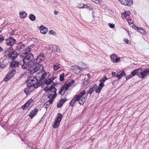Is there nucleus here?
I'll return each instance as SVG.
<instances>
[{"label":"nucleus","mask_w":149,"mask_h":149,"mask_svg":"<svg viewBox=\"0 0 149 149\" xmlns=\"http://www.w3.org/2000/svg\"><path fill=\"white\" fill-rule=\"evenodd\" d=\"M45 58V54H39L34 61L33 64L29 69L28 71L31 74H33L38 71L42 67V68L44 69L43 66L41 63H40Z\"/></svg>","instance_id":"f257e3e1"},{"label":"nucleus","mask_w":149,"mask_h":149,"mask_svg":"<svg viewBox=\"0 0 149 149\" xmlns=\"http://www.w3.org/2000/svg\"><path fill=\"white\" fill-rule=\"evenodd\" d=\"M149 74V69L146 68L145 70H143L141 68H139L133 70L131 72V74L125 76L126 80L132 78L136 75L138 77L144 79L146 78L147 76Z\"/></svg>","instance_id":"f03ea898"},{"label":"nucleus","mask_w":149,"mask_h":149,"mask_svg":"<svg viewBox=\"0 0 149 149\" xmlns=\"http://www.w3.org/2000/svg\"><path fill=\"white\" fill-rule=\"evenodd\" d=\"M88 94L86 93L84 90L82 91L78 95H76L71 100L69 103V106L73 107L75 102L77 101H79V104L83 105L85 102Z\"/></svg>","instance_id":"7ed1b4c3"},{"label":"nucleus","mask_w":149,"mask_h":149,"mask_svg":"<svg viewBox=\"0 0 149 149\" xmlns=\"http://www.w3.org/2000/svg\"><path fill=\"white\" fill-rule=\"evenodd\" d=\"M34 56L31 53L24 52V57L20 63L22 68L23 69H26L27 67L34 63Z\"/></svg>","instance_id":"20e7f679"},{"label":"nucleus","mask_w":149,"mask_h":149,"mask_svg":"<svg viewBox=\"0 0 149 149\" xmlns=\"http://www.w3.org/2000/svg\"><path fill=\"white\" fill-rule=\"evenodd\" d=\"M16 73L15 70L13 69L10 72H9L7 74L3 79L4 81H7L11 78H12L13 75Z\"/></svg>","instance_id":"39448f33"},{"label":"nucleus","mask_w":149,"mask_h":149,"mask_svg":"<svg viewBox=\"0 0 149 149\" xmlns=\"http://www.w3.org/2000/svg\"><path fill=\"white\" fill-rule=\"evenodd\" d=\"M16 41V40L12 37L6 39V44L9 46H13Z\"/></svg>","instance_id":"423d86ee"},{"label":"nucleus","mask_w":149,"mask_h":149,"mask_svg":"<svg viewBox=\"0 0 149 149\" xmlns=\"http://www.w3.org/2000/svg\"><path fill=\"white\" fill-rule=\"evenodd\" d=\"M119 1L121 4L129 6H131L133 3L132 0H119Z\"/></svg>","instance_id":"0eeeda50"},{"label":"nucleus","mask_w":149,"mask_h":149,"mask_svg":"<svg viewBox=\"0 0 149 149\" xmlns=\"http://www.w3.org/2000/svg\"><path fill=\"white\" fill-rule=\"evenodd\" d=\"M20 65L19 62L16 61H13L10 63V67L15 69H17Z\"/></svg>","instance_id":"6e6552de"},{"label":"nucleus","mask_w":149,"mask_h":149,"mask_svg":"<svg viewBox=\"0 0 149 149\" xmlns=\"http://www.w3.org/2000/svg\"><path fill=\"white\" fill-rule=\"evenodd\" d=\"M70 84H68V83H67V82H66L61 87L58 93L60 95H62V93L64 89H65V91L68 90L70 86Z\"/></svg>","instance_id":"1a4fd4ad"},{"label":"nucleus","mask_w":149,"mask_h":149,"mask_svg":"<svg viewBox=\"0 0 149 149\" xmlns=\"http://www.w3.org/2000/svg\"><path fill=\"white\" fill-rule=\"evenodd\" d=\"M25 47V45L22 42L17 44L16 46L15 50L17 51H22Z\"/></svg>","instance_id":"9d476101"},{"label":"nucleus","mask_w":149,"mask_h":149,"mask_svg":"<svg viewBox=\"0 0 149 149\" xmlns=\"http://www.w3.org/2000/svg\"><path fill=\"white\" fill-rule=\"evenodd\" d=\"M18 54L14 50L10 52V54H8L9 57L13 60H15L17 57Z\"/></svg>","instance_id":"9b49d317"},{"label":"nucleus","mask_w":149,"mask_h":149,"mask_svg":"<svg viewBox=\"0 0 149 149\" xmlns=\"http://www.w3.org/2000/svg\"><path fill=\"white\" fill-rule=\"evenodd\" d=\"M110 58L111 61L113 63L119 62L120 61V58H118L117 56L115 54H113L111 55Z\"/></svg>","instance_id":"f8f14e48"},{"label":"nucleus","mask_w":149,"mask_h":149,"mask_svg":"<svg viewBox=\"0 0 149 149\" xmlns=\"http://www.w3.org/2000/svg\"><path fill=\"white\" fill-rule=\"evenodd\" d=\"M132 28L134 29L137 30V31L140 33L145 35L146 34V31L145 30L136 26L134 24L132 26Z\"/></svg>","instance_id":"ddd939ff"},{"label":"nucleus","mask_w":149,"mask_h":149,"mask_svg":"<svg viewBox=\"0 0 149 149\" xmlns=\"http://www.w3.org/2000/svg\"><path fill=\"white\" fill-rule=\"evenodd\" d=\"M68 100V99L66 98H64V99H61L59 101V103L57 104V107L58 108H61L63 106V104Z\"/></svg>","instance_id":"4468645a"},{"label":"nucleus","mask_w":149,"mask_h":149,"mask_svg":"<svg viewBox=\"0 0 149 149\" xmlns=\"http://www.w3.org/2000/svg\"><path fill=\"white\" fill-rule=\"evenodd\" d=\"M70 69L74 73H76L77 72H79L81 70V68L79 67L77 65H74L71 67Z\"/></svg>","instance_id":"2eb2a0df"},{"label":"nucleus","mask_w":149,"mask_h":149,"mask_svg":"<svg viewBox=\"0 0 149 149\" xmlns=\"http://www.w3.org/2000/svg\"><path fill=\"white\" fill-rule=\"evenodd\" d=\"M38 111V109L35 108L31 112L29 115V116L31 119H32L36 115Z\"/></svg>","instance_id":"dca6fc26"},{"label":"nucleus","mask_w":149,"mask_h":149,"mask_svg":"<svg viewBox=\"0 0 149 149\" xmlns=\"http://www.w3.org/2000/svg\"><path fill=\"white\" fill-rule=\"evenodd\" d=\"M26 84L28 87V88L29 87V91L30 93L33 90L34 88L33 86V85H32L31 84L30 80H28V79L27 80Z\"/></svg>","instance_id":"f3484780"},{"label":"nucleus","mask_w":149,"mask_h":149,"mask_svg":"<svg viewBox=\"0 0 149 149\" xmlns=\"http://www.w3.org/2000/svg\"><path fill=\"white\" fill-rule=\"evenodd\" d=\"M39 29L41 33L45 34L48 31V29L44 26L42 25L40 26Z\"/></svg>","instance_id":"a211bd4d"},{"label":"nucleus","mask_w":149,"mask_h":149,"mask_svg":"<svg viewBox=\"0 0 149 149\" xmlns=\"http://www.w3.org/2000/svg\"><path fill=\"white\" fill-rule=\"evenodd\" d=\"M56 91L57 89L56 88H54V90L53 91V93H54V95H53L52 93H48V94H47V97L48 98H52L53 97H54V98L57 95V93H56Z\"/></svg>","instance_id":"6ab92c4d"},{"label":"nucleus","mask_w":149,"mask_h":149,"mask_svg":"<svg viewBox=\"0 0 149 149\" xmlns=\"http://www.w3.org/2000/svg\"><path fill=\"white\" fill-rule=\"evenodd\" d=\"M44 83L45 84H47V85H49L50 84H53L52 85H54L55 84V83L52 81V80L51 79H46L45 80Z\"/></svg>","instance_id":"aec40b11"},{"label":"nucleus","mask_w":149,"mask_h":149,"mask_svg":"<svg viewBox=\"0 0 149 149\" xmlns=\"http://www.w3.org/2000/svg\"><path fill=\"white\" fill-rule=\"evenodd\" d=\"M97 86V85L95 84L94 86L90 88V89L87 91V94L88 93H89L91 95V94L94 91L95 88Z\"/></svg>","instance_id":"412c9836"},{"label":"nucleus","mask_w":149,"mask_h":149,"mask_svg":"<svg viewBox=\"0 0 149 149\" xmlns=\"http://www.w3.org/2000/svg\"><path fill=\"white\" fill-rule=\"evenodd\" d=\"M34 81L33 79H32L31 80V84L32 85H33V86L34 88H37L38 87L41 86V84L39 82L37 83L36 82L35 84L33 83V82Z\"/></svg>","instance_id":"4be33fe9"},{"label":"nucleus","mask_w":149,"mask_h":149,"mask_svg":"<svg viewBox=\"0 0 149 149\" xmlns=\"http://www.w3.org/2000/svg\"><path fill=\"white\" fill-rule=\"evenodd\" d=\"M126 75V74L124 71H123L119 74H117L116 75V77H118V79H120L123 76H125Z\"/></svg>","instance_id":"5701e85b"},{"label":"nucleus","mask_w":149,"mask_h":149,"mask_svg":"<svg viewBox=\"0 0 149 149\" xmlns=\"http://www.w3.org/2000/svg\"><path fill=\"white\" fill-rule=\"evenodd\" d=\"M41 72L42 73V74L41 75V78L40 79L42 80H43L47 76V74L46 72L44 70V69H43L42 70Z\"/></svg>","instance_id":"b1692460"},{"label":"nucleus","mask_w":149,"mask_h":149,"mask_svg":"<svg viewBox=\"0 0 149 149\" xmlns=\"http://www.w3.org/2000/svg\"><path fill=\"white\" fill-rule=\"evenodd\" d=\"M63 117V115L61 113H58L57 114V117L56 120L57 121L61 122Z\"/></svg>","instance_id":"393cba45"},{"label":"nucleus","mask_w":149,"mask_h":149,"mask_svg":"<svg viewBox=\"0 0 149 149\" xmlns=\"http://www.w3.org/2000/svg\"><path fill=\"white\" fill-rule=\"evenodd\" d=\"M61 122L55 120V122L53 125V127L55 128H57L59 126Z\"/></svg>","instance_id":"a878e982"},{"label":"nucleus","mask_w":149,"mask_h":149,"mask_svg":"<svg viewBox=\"0 0 149 149\" xmlns=\"http://www.w3.org/2000/svg\"><path fill=\"white\" fill-rule=\"evenodd\" d=\"M52 88H53L52 86H47L44 88V90L45 92H47L48 91H51L52 90Z\"/></svg>","instance_id":"bb28decb"},{"label":"nucleus","mask_w":149,"mask_h":149,"mask_svg":"<svg viewBox=\"0 0 149 149\" xmlns=\"http://www.w3.org/2000/svg\"><path fill=\"white\" fill-rule=\"evenodd\" d=\"M130 14V12L127 11V12H125V13H123L122 15V17L123 19L125 18L127 16L129 15Z\"/></svg>","instance_id":"cd10ccee"},{"label":"nucleus","mask_w":149,"mask_h":149,"mask_svg":"<svg viewBox=\"0 0 149 149\" xmlns=\"http://www.w3.org/2000/svg\"><path fill=\"white\" fill-rule=\"evenodd\" d=\"M27 15V13L25 11L20 12L19 13L20 16L22 18L26 17Z\"/></svg>","instance_id":"c85d7f7f"},{"label":"nucleus","mask_w":149,"mask_h":149,"mask_svg":"<svg viewBox=\"0 0 149 149\" xmlns=\"http://www.w3.org/2000/svg\"><path fill=\"white\" fill-rule=\"evenodd\" d=\"M29 19L32 21H34L36 19V17L33 14H31L29 16Z\"/></svg>","instance_id":"c756f323"},{"label":"nucleus","mask_w":149,"mask_h":149,"mask_svg":"<svg viewBox=\"0 0 149 149\" xmlns=\"http://www.w3.org/2000/svg\"><path fill=\"white\" fill-rule=\"evenodd\" d=\"M65 76V74L64 73L61 74L60 75V81L62 82L64 80V77Z\"/></svg>","instance_id":"7c9ffc66"},{"label":"nucleus","mask_w":149,"mask_h":149,"mask_svg":"<svg viewBox=\"0 0 149 149\" xmlns=\"http://www.w3.org/2000/svg\"><path fill=\"white\" fill-rule=\"evenodd\" d=\"M100 83L99 84V87L102 88L104 86V82L100 80Z\"/></svg>","instance_id":"2f4dec72"},{"label":"nucleus","mask_w":149,"mask_h":149,"mask_svg":"<svg viewBox=\"0 0 149 149\" xmlns=\"http://www.w3.org/2000/svg\"><path fill=\"white\" fill-rule=\"evenodd\" d=\"M7 52H9V54H10V52H11L13 49V46H10V47L8 48L7 49H6Z\"/></svg>","instance_id":"473e14b6"},{"label":"nucleus","mask_w":149,"mask_h":149,"mask_svg":"<svg viewBox=\"0 0 149 149\" xmlns=\"http://www.w3.org/2000/svg\"><path fill=\"white\" fill-rule=\"evenodd\" d=\"M81 69H86L88 68V67L86 65L83 63H81Z\"/></svg>","instance_id":"72a5a7b5"},{"label":"nucleus","mask_w":149,"mask_h":149,"mask_svg":"<svg viewBox=\"0 0 149 149\" xmlns=\"http://www.w3.org/2000/svg\"><path fill=\"white\" fill-rule=\"evenodd\" d=\"M29 88L28 87L25 88L24 90V92L27 95H28L30 93L29 91Z\"/></svg>","instance_id":"f704fd0d"},{"label":"nucleus","mask_w":149,"mask_h":149,"mask_svg":"<svg viewBox=\"0 0 149 149\" xmlns=\"http://www.w3.org/2000/svg\"><path fill=\"white\" fill-rule=\"evenodd\" d=\"M33 101V100L31 99L25 103H27L26 105L27 107H29L30 105V104L32 103Z\"/></svg>","instance_id":"c9c22d12"},{"label":"nucleus","mask_w":149,"mask_h":149,"mask_svg":"<svg viewBox=\"0 0 149 149\" xmlns=\"http://www.w3.org/2000/svg\"><path fill=\"white\" fill-rule=\"evenodd\" d=\"M68 83V84H70V86H72L74 85V84H75V82L74 80L72 79V80H71Z\"/></svg>","instance_id":"e433bc0d"},{"label":"nucleus","mask_w":149,"mask_h":149,"mask_svg":"<svg viewBox=\"0 0 149 149\" xmlns=\"http://www.w3.org/2000/svg\"><path fill=\"white\" fill-rule=\"evenodd\" d=\"M102 88L99 87L98 86L97 88L95 89V92L97 93H100L102 90Z\"/></svg>","instance_id":"4c0bfd02"},{"label":"nucleus","mask_w":149,"mask_h":149,"mask_svg":"<svg viewBox=\"0 0 149 149\" xmlns=\"http://www.w3.org/2000/svg\"><path fill=\"white\" fill-rule=\"evenodd\" d=\"M31 48L29 47H27L25 49L24 52H27L30 53L31 51Z\"/></svg>","instance_id":"58836bf2"},{"label":"nucleus","mask_w":149,"mask_h":149,"mask_svg":"<svg viewBox=\"0 0 149 149\" xmlns=\"http://www.w3.org/2000/svg\"><path fill=\"white\" fill-rule=\"evenodd\" d=\"M90 83L89 79H87L86 81H85L83 83L84 85L87 86Z\"/></svg>","instance_id":"ea45409f"},{"label":"nucleus","mask_w":149,"mask_h":149,"mask_svg":"<svg viewBox=\"0 0 149 149\" xmlns=\"http://www.w3.org/2000/svg\"><path fill=\"white\" fill-rule=\"evenodd\" d=\"M50 99L48 101V102H49L50 104L52 103L54 99V97H52V98H50Z\"/></svg>","instance_id":"a19ab883"},{"label":"nucleus","mask_w":149,"mask_h":149,"mask_svg":"<svg viewBox=\"0 0 149 149\" xmlns=\"http://www.w3.org/2000/svg\"><path fill=\"white\" fill-rule=\"evenodd\" d=\"M85 5L82 3L79 4V5L78 6V7L79 8H84V6Z\"/></svg>","instance_id":"79ce46f5"},{"label":"nucleus","mask_w":149,"mask_h":149,"mask_svg":"<svg viewBox=\"0 0 149 149\" xmlns=\"http://www.w3.org/2000/svg\"><path fill=\"white\" fill-rule=\"evenodd\" d=\"M92 1L95 2L96 4H100L101 3V1L100 0H92Z\"/></svg>","instance_id":"37998d69"},{"label":"nucleus","mask_w":149,"mask_h":149,"mask_svg":"<svg viewBox=\"0 0 149 149\" xmlns=\"http://www.w3.org/2000/svg\"><path fill=\"white\" fill-rule=\"evenodd\" d=\"M4 37L2 34L0 35V42H1L4 40Z\"/></svg>","instance_id":"c03bdc74"},{"label":"nucleus","mask_w":149,"mask_h":149,"mask_svg":"<svg viewBox=\"0 0 149 149\" xmlns=\"http://www.w3.org/2000/svg\"><path fill=\"white\" fill-rule=\"evenodd\" d=\"M108 79V78L106 77V76H104L102 79H100L102 81L104 82L107 80Z\"/></svg>","instance_id":"a18cd8bd"},{"label":"nucleus","mask_w":149,"mask_h":149,"mask_svg":"<svg viewBox=\"0 0 149 149\" xmlns=\"http://www.w3.org/2000/svg\"><path fill=\"white\" fill-rule=\"evenodd\" d=\"M26 104L27 103H25L23 106L21 107V109H22L23 110H25V109L27 108V106Z\"/></svg>","instance_id":"49530a36"},{"label":"nucleus","mask_w":149,"mask_h":149,"mask_svg":"<svg viewBox=\"0 0 149 149\" xmlns=\"http://www.w3.org/2000/svg\"><path fill=\"white\" fill-rule=\"evenodd\" d=\"M84 8H87L89 10H91L93 9V8L91 7L85 5L84 6Z\"/></svg>","instance_id":"de8ad7c7"},{"label":"nucleus","mask_w":149,"mask_h":149,"mask_svg":"<svg viewBox=\"0 0 149 149\" xmlns=\"http://www.w3.org/2000/svg\"><path fill=\"white\" fill-rule=\"evenodd\" d=\"M60 68V67H57V65H54V66H53V69L55 71H56L58 69V68Z\"/></svg>","instance_id":"09e8293b"},{"label":"nucleus","mask_w":149,"mask_h":149,"mask_svg":"<svg viewBox=\"0 0 149 149\" xmlns=\"http://www.w3.org/2000/svg\"><path fill=\"white\" fill-rule=\"evenodd\" d=\"M108 25L109 26V27L111 28H113L115 26V25L113 24L109 23Z\"/></svg>","instance_id":"8fccbe9b"},{"label":"nucleus","mask_w":149,"mask_h":149,"mask_svg":"<svg viewBox=\"0 0 149 149\" xmlns=\"http://www.w3.org/2000/svg\"><path fill=\"white\" fill-rule=\"evenodd\" d=\"M49 105L50 103H49V102H48L47 101L44 104V106H46V109L49 106Z\"/></svg>","instance_id":"3c124183"},{"label":"nucleus","mask_w":149,"mask_h":149,"mask_svg":"<svg viewBox=\"0 0 149 149\" xmlns=\"http://www.w3.org/2000/svg\"><path fill=\"white\" fill-rule=\"evenodd\" d=\"M15 31L14 30H13L11 33H10L9 35L10 36H13L15 34Z\"/></svg>","instance_id":"603ef678"},{"label":"nucleus","mask_w":149,"mask_h":149,"mask_svg":"<svg viewBox=\"0 0 149 149\" xmlns=\"http://www.w3.org/2000/svg\"><path fill=\"white\" fill-rule=\"evenodd\" d=\"M55 84L54 85H51V86H53V88H52V91H49V93L50 92H52V93H53V91L54 90V88H56L55 86Z\"/></svg>","instance_id":"864d4df0"},{"label":"nucleus","mask_w":149,"mask_h":149,"mask_svg":"<svg viewBox=\"0 0 149 149\" xmlns=\"http://www.w3.org/2000/svg\"><path fill=\"white\" fill-rule=\"evenodd\" d=\"M124 40L126 44H129V40L127 39H124Z\"/></svg>","instance_id":"5fc2aeb1"},{"label":"nucleus","mask_w":149,"mask_h":149,"mask_svg":"<svg viewBox=\"0 0 149 149\" xmlns=\"http://www.w3.org/2000/svg\"><path fill=\"white\" fill-rule=\"evenodd\" d=\"M3 52L5 54H6V55H8L9 52H7L6 49Z\"/></svg>","instance_id":"6e6d98bb"},{"label":"nucleus","mask_w":149,"mask_h":149,"mask_svg":"<svg viewBox=\"0 0 149 149\" xmlns=\"http://www.w3.org/2000/svg\"><path fill=\"white\" fill-rule=\"evenodd\" d=\"M56 51L57 52H59L60 51V49L59 47H58L57 46H56Z\"/></svg>","instance_id":"4d7b16f0"},{"label":"nucleus","mask_w":149,"mask_h":149,"mask_svg":"<svg viewBox=\"0 0 149 149\" xmlns=\"http://www.w3.org/2000/svg\"><path fill=\"white\" fill-rule=\"evenodd\" d=\"M54 32V31L53 30H51L49 32V34L50 35H52Z\"/></svg>","instance_id":"13d9d810"},{"label":"nucleus","mask_w":149,"mask_h":149,"mask_svg":"<svg viewBox=\"0 0 149 149\" xmlns=\"http://www.w3.org/2000/svg\"><path fill=\"white\" fill-rule=\"evenodd\" d=\"M112 75L113 76H116V73L115 72H112Z\"/></svg>","instance_id":"bf43d9fd"},{"label":"nucleus","mask_w":149,"mask_h":149,"mask_svg":"<svg viewBox=\"0 0 149 149\" xmlns=\"http://www.w3.org/2000/svg\"><path fill=\"white\" fill-rule=\"evenodd\" d=\"M65 91V89H64L63 90V93L62 94V95H63L65 93L66 91Z\"/></svg>","instance_id":"052dcab7"},{"label":"nucleus","mask_w":149,"mask_h":149,"mask_svg":"<svg viewBox=\"0 0 149 149\" xmlns=\"http://www.w3.org/2000/svg\"><path fill=\"white\" fill-rule=\"evenodd\" d=\"M58 13V11H56V10H54V14L55 15H57Z\"/></svg>","instance_id":"680f3d73"},{"label":"nucleus","mask_w":149,"mask_h":149,"mask_svg":"<svg viewBox=\"0 0 149 149\" xmlns=\"http://www.w3.org/2000/svg\"><path fill=\"white\" fill-rule=\"evenodd\" d=\"M3 51V48L0 46V53Z\"/></svg>","instance_id":"e2e57ef3"},{"label":"nucleus","mask_w":149,"mask_h":149,"mask_svg":"<svg viewBox=\"0 0 149 149\" xmlns=\"http://www.w3.org/2000/svg\"><path fill=\"white\" fill-rule=\"evenodd\" d=\"M52 35H53L54 36H56V33L55 32H54L53 33Z\"/></svg>","instance_id":"0e129e2a"},{"label":"nucleus","mask_w":149,"mask_h":149,"mask_svg":"<svg viewBox=\"0 0 149 149\" xmlns=\"http://www.w3.org/2000/svg\"><path fill=\"white\" fill-rule=\"evenodd\" d=\"M87 76L88 77V78H90V77H91V75L89 74H87Z\"/></svg>","instance_id":"69168bd1"},{"label":"nucleus","mask_w":149,"mask_h":149,"mask_svg":"<svg viewBox=\"0 0 149 149\" xmlns=\"http://www.w3.org/2000/svg\"><path fill=\"white\" fill-rule=\"evenodd\" d=\"M52 81L54 80V79H55V78L53 76L52 78Z\"/></svg>","instance_id":"338daca9"},{"label":"nucleus","mask_w":149,"mask_h":149,"mask_svg":"<svg viewBox=\"0 0 149 149\" xmlns=\"http://www.w3.org/2000/svg\"><path fill=\"white\" fill-rule=\"evenodd\" d=\"M118 80H118H114V81H113V82H114V83H115V82L116 81H117Z\"/></svg>","instance_id":"774afa93"}]
</instances>
